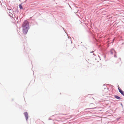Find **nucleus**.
Masks as SVG:
<instances>
[{"mask_svg":"<svg viewBox=\"0 0 124 124\" xmlns=\"http://www.w3.org/2000/svg\"><path fill=\"white\" fill-rule=\"evenodd\" d=\"M22 27L23 33L24 34H26L30 28L29 23L27 20L24 21L22 24Z\"/></svg>","mask_w":124,"mask_h":124,"instance_id":"obj_1","label":"nucleus"},{"mask_svg":"<svg viewBox=\"0 0 124 124\" xmlns=\"http://www.w3.org/2000/svg\"><path fill=\"white\" fill-rule=\"evenodd\" d=\"M119 92L123 95H124V92L121 89H120L119 88H118Z\"/></svg>","mask_w":124,"mask_h":124,"instance_id":"obj_3","label":"nucleus"},{"mask_svg":"<svg viewBox=\"0 0 124 124\" xmlns=\"http://www.w3.org/2000/svg\"><path fill=\"white\" fill-rule=\"evenodd\" d=\"M115 97L117 99H118V100H120L121 99V98L120 97L116 96V95H115Z\"/></svg>","mask_w":124,"mask_h":124,"instance_id":"obj_4","label":"nucleus"},{"mask_svg":"<svg viewBox=\"0 0 124 124\" xmlns=\"http://www.w3.org/2000/svg\"><path fill=\"white\" fill-rule=\"evenodd\" d=\"M19 7L20 9H23V7H22V5L20 4L19 5Z\"/></svg>","mask_w":124,"mask_h":124,"instance_id":"obj_6","label":"nucleus"},{"mask_svg":"<svg viewBox=\"0 0 124 124\" xmlns=\"http://www.w3.org/2000/svg\"><path fill=\"white\" fill-rule=\"evenodd\" d=\"M24 114L25 115V117L26 118V120H27L28 118V114L27 112H25L24 113Z\"/></svg>","mask_w":124,"mask_h":124,"instance_id":"obj_2","label":"nucleus"},{"mask_svg":"<svg viewBox=\"0 0 124 124\" xmlns=\"http://www.w3.org/2000/svg\"><path fill=\"white\" fill-rule=\"evenodd\" d=\"M115 52V50L113 49H111L110 51L111 54H113V53Z\"/></svg>","mask_w":124,"mask_h":124,"instance_id":"obj_5","label":"nucleus"}]
</instances>
